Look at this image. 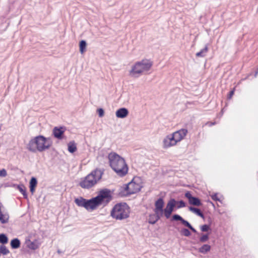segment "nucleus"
I'll list each match as a JSON object with an SVG mask.
<instances>
[{
	"instance_id": "nucleus-18",
	"label": "nucleus",
	"mask_w": 258,
	"mask_h": 258,
	"mask_svg": "<svg viewBox=\"0 0 258 258\" xmlns=\"http://www.w3.org/2000/svg\"><path fill=\"white\" fill-rule=\"evenodd\" d=\"M10 245L13 249L18 248L21 245L20 240L17 238H14L11 241Z\"/></svg>"
},
{
	"instance_id": "nucleus-4",
	"label": "nucleus",
	"mask_w": 258,
	"mask_h": 258,
	"mask_svg": "<svg viewBox=\"0 0 258 258\" xmlns=\"http://www.w3.org/2000/svg\"><path fill=\"white\" fill-rule=\"evenodd\" d=\"M103 169L97 168L85 177L81 178L79 185L82 188L89 189L95 186L101 179L104 174Z\"/></svg>"
},
{
	"instance_id": "nucleus-34",
	"label": "nucleus",
	"mask_w": 258,
	"mask_h": 258,
	"mask_svg": "<svg viewBox=\"0 0 258 258\" xmlns=\"http://www.w3.org/2000/svg\"><path fill=\"white\" fill-rule=\"evenodd\" d=\"M210 229V227L209 225L204 224L201 226V230L202 232H208Z\"/></svg>"
},
{
	"instance_id": "nucleus-2",
	"label": "nucleus",
	"mask_w": 258,
	"mask_h": 258,
	"mask_svg": "<svg viewBox=\"0 0 258 258\" xmlns=\"http://www.w3.org/2000/svg\"><path fill=\"white\" fill-rule=\"evenodd\" d=\"M109 166L119 176H125L128 172V166L124 158L115 152H112L107 156Z\"/></svg>"
},
{
	"instance_id": "nucleus-22",
	"label": "nucleus",
	"mask_w": 258,
	"mask_h": 258,
	"mask_svg": "<svg viewBox=\"0 0 258 258\" xmlns=\"http://www.w3.org/2000/svg\"><path fill=\"white\" fill-rule=\"evenodd\" d=\"M189 210L191 212L194 213L198 216L201 217L202 218H204V215L203 213L201 212V211L197 208L194 207H189Z\"/></svg>"
},
{
	"instance_id": "nucleus-20",
	"label": "nucleus",
	"mask_w": 258,
	"mask_h": 258,
	"mask_svg": "<svg viewBox=\"0 0 258 258\" xmlns=\"http://www.w3.org/2000/svg\"><path fill=\"white\" fill-rule=\"evenodd\" d=\"M9 215L8 213H0V222L2 224H6L9 222Z\"/></svg>"
},
{
	"instance_id": "nucleus-27",
	"label": "nucleus",
	"mask_w": 258,
	"mask_h": 258,
	"mask_svg": "<svg viewBox=\"0 0 258 258\" xmlns=\"http://www.w3.org/2000/svg\"><path fill=\"white\" fill-rule=\"evenodd\" d=\"M8 242L7 236L4 233L0 234V243L2 244H5Z\"/></svg>"
},
{
	"instance_id": "nucleus-1",
	"label": "nucleus",
	"mask_w": 258,
	"mask_h": 258,
	"mask_svg": "<svg viewBox=\"0 0 258 258\" xmlns=\"http://www.w3.org/2000/svg\"><path fill=\"white\" fill-rule=\"evenodd\" d=\"M164 201L163 198L160 197L155 202V214H150L148 222L151 224H155L162 217L164 216L166 219L170 217L172 213L174 211L176 205V200L171 199L167 203L165 208Z\"/></svg>"
},
{
	"instance_id": "nucleus-44",
	"label": "nucleus",
	"mask_w": 258,
	"mask_h": 258,
	"mask_svg": "<svg viewBox=\"0 0 258 258\" xmlns=\"http://www.w3.org/2000/svg\"><path fill=\"white\" fill-rule=\"evenodd\" d=\"M57 252H58V253H60V250H57Z\"/></svg>"
},
{
	"instance_id": "nucleus-23",
	"label": "nucleus",
	"mask_w": 258,
	"mask_h": 258,
	"mask_svg": "<svg viewBox=\"0 0 258 258\" xmlns=\"http://www.w3.org/2000/svg\"><path fill=\"white\" fill-rule=\"evenodd\" d=\"M208 51V45H206L205 47L201 50L200 51L197 52L196 53V56L197 57H204L206 56L207 52Z\"/></svg>"
},
{
	"instance_id": "nucleus-5",
	"label": "nucleus",
	"mask_w": 258,
	"mask_h": 258,
	"mask_svg": "<svg viewBox=\"0 0 258 258\" xmlns=\"http://www.w3.org/2000/svg\"><path fill=\"white\" fill-rule=\"evenodd\" d=\"M103 169L97 168L85 177L81 178L79 185L82 188L89 189L95 186L101 179L104 174Z\"/></svg>"
},
{
	"instance_id": "nucleus-19",
	"label": "nucleus",
	"mask_w": 258,
	"mask_h": 258,
	"mask_svg": "<svg viewBox=\"0 0 258 258\" xmlns=\"http://www.w3.org/2000/svg\"><path fill=\"white\" fill-rule=\"evenodd\" d=\"M68 151L71 153H74L77 150V145L75 141H71L68 144Z\"/></svg>"
},
{
	"instance_id": "nucleus-42",
	"label": "nucleus",
	"mask_w": 258,
	"mask_h": 258,
	"mask_svg": "<svg viewBox=\"0 0 258 258\" xmlns=\"http://www.w3.org/2000/svg\"><path fill=\"white\" fill-rule=\"evenodd\" d=\"M2 206V204L0 203V213H2V211H1V207Z\"/></svg>"
},
{
	"instance_id": "nucleus-21",
	"label": "nucleus",
	"mask_w": 258,
	"mask_h": 258,
	"mask_svg": "<svg viewBox=\"0 0 258 258\" xmlns=\"http://www.w3.org/2000/svg\"><path fill=\"white\" fill-rule=\"evenodd\" d=\"M211 248V247L210 245L205 244L199 248V252L203 254H206L210 251Z\"/></svg>"
},
{
	"instance_id": "nucleus-29",
	"label": "nucleus",
	"mask_w": 258,
	"mask_h": 258,
	"mask_svg": "<svg viewBox=\"0 0 258 258\" xmlns=\"http://www.w3.org/2000/svg\"><path fill=\"white\" fill-rule=\"evenodd\" d=\"M180 233L181 235L188 237L190 235L191 233L188 229L186 228H182L180 231Z\"/></svg>"
},
{
	"instance_id": "nucleus-31",
	"label": "nucleus",
	"mask_w": 258,
	"mask_h": 258,
	"mask_svg": "<svg viewBox=\"0 0 258 258\" xmlns=\"http://www.w3.org/2000/svg\"><path fill=\"white\" fill-rule=\"evenodd\" d=\"M167 138L170 140V142L173 144L174 145H175L177 143V141L175 138V137L173 135V134L169 135L166 136Z\"/></svg>"
},
{
	"instance_id": "nucleus-38",
	"label": "nucleus",
	"mask_w": 258,
	"mask_h": 258,
	"mask_svg": "<svg viewBox=\"0 0 258 258\" xmlns=\"http://www.w3.org/2000/svg\"><path fill=\"white\" fill-rule=\"evenodd\" d=\"M234 91H235V89H233V90H231L229 93V94L228 95V97H227V98L228 99H230L231 98V97H232V96L233 95L234 93Z\"/></svg>"
},
{
	"instance_id": "nucleus-24",
	"label": "nucleus",
	"mask_w": 258,
	"mask_h": 258,
	"mask_svg": "<svg viewBox=\"0 0 258 258\" xmlns=\"http://www.w3.org/2000/svg\"><path fill=\"white\" fill-rule=\"evenodd\" d=\"M87 43L85 40H82L79 43V48L80 52L83 54L86 49Z\"/></svg>"
},
{
	"instance_id": "nucleus-6",
	"label": "nucleus",
	"mask_w": 258,
	"mask_h": 258,
	"mask_svg": "<svg viewBox=\"0 0 258 258\" xmlns=\"http://www.w3.org/2000/svg\"><path fill=\"white\" fill-rule=\"evenodd\" d=\"M130 208L125 203H117L111 211V217L116 220H122L130 217Z\"/></svg>"
},
{
	"instance_id": "nucleus-15",
	"label": "nucleus",
	"mask_w": 258,
	"mask_h": 258,
	"mask_svg": "<svg viewBox=\"0 0 258 258\" xmlns=\"http://www.w3.org/2000/svg\"><path fill=\"white\" fill-rule=\"evenodd\" d=\"M26 244L27 247L32 250H36L41 245V243L37 240L35 239L34 240L31 241L30 240H29L26 241Z\"/></svg>"
},
{
	"instance_id": "nucleus-3",
	"label": "nucleus",
	"mask_w": 258,
	"mask_h": 258,
	"mask_svg": "<svg viewBox=\"0 0 258 258\" xmlns=\"http://www.w3.org/2000/svg\"><path fill=\"white\" fill-rule=\"evenodd\" d=\"M52 145V141L49 138L39 135L32 138L27 144V149L32 153L43 152Z\"/></svg>"
},
{
	"instance_id": "nucleus-26",
	"label": "nucleus",
	"mask_w": 258,
	"mask_h": 258,
	"mask_svg": "<svg viewBox=\"0 0 258 258\" xmlns=\"http://www.w3.org/2000/svg\"><path fill=\"white\" fill-rule=\"evenodd\" d=\"M174 146L170 142V140L166 137L163 140V147L164 148H168L171 146Z\"/></svg>"
},
{
	"instance_id": "nucleus-35",
	"label": "nucleus",
	"mask_w": 258,
	"mask_h": 258,
	"mask_svg": "<svg viewBox=\"0 0 258 258\" xmlns=\"http://www.w3.org/2000/svg\"><path fill=\"white\" fill-rule=\"evenodd\" d=\"M7 175V172L5 169H2L0 170V176L5 177Z\"/></svg>"
},
{
	"instance_id": "nucleus-33",
	"label": "nucleus",
	"mask_w": 258,
	"mask_h": 258,
	"mask_svg": "<svg viewBox=\"0 0 258 258\" xmlns=\"http://www.w3.org/2000/svg\"><path fill=\"white\" fill-rule=\"evenodd\" d=\"M37 184V180L36 178L35 177H31L30 182L29 186L36 187Z\"/></svg>"
},
{
	"instance_id": "nucleus-39",
	"label": "nucleus",
	"mask_w": 258,
	"mask_h": 258,
	"mask_svg": "<svg viewBox=\"0 0 258 258\" xmlns=\"http://www.w3.org/2000/svg\"><path fill=\"white\" fill-rule=\"evenodd\" d=\"M35 187H34V186H29V188H30V192L33 194L35 191Z\"/></svg>"
},
{
	"instance_id": "nucleus-14",
	"label": "nucleus",
	"mask_w": 258,
	"mask_h": 258,
	"mask_svg": "<svg viewBox=\"0 0 258 258\" xmlns=\"http://www.w3.org/2000/svg\"><path fill=\"white\" fill-rule=\"evenodd\" d=\"M187 130L185 128H181L173 133L175 139L177 142L182 140L184 137L187 135Z\"/></svg>"
},
{
	"instance_id": "nucleus-12",
	"label": "nucleus",
	"mask_w": 258,
	"mask_h": 258,
	"mask_svg": "<svg viewBox=\"0 0 258 258\" xmlns=\"http://www.w3.org/2000/svg\"><path fill=\"white\" fill-rule=\"evenodd\" d=\"M66 128L64 126H55L53 128L52 134L54 137L58 140H62L63 139L64 133Z\"/></svg>"
},
{
	"instance_id": "nucleus-8",
	"label": "nucleus",
	"mask_w": 258,
	"mask_h": 258,
	"mask_svg": "<svg viewBox=\"0 0 258 258\" xmlns=\"http://www.w3.org/2000/svg\"><path fill=\"white\" fill-rule=\"evenodd\" d=\"M142 187V186L140 184L136 183L132 180L127 184H125L123 188L120 189L119 195L120 197H124L132 195L140 191Z\"/></svg>"
},
{
	"instance_id": "nucleus-37",
	"label": "nucleus",
	"mask_w": 258,
	"mask_h": 258,
	"mask_svg": "<svg viewBox=\"0 0 258 258\" xmlns=\"http://www.w3.org/2000/svg\"><path fill=\"white\" fill-rule=\"evenodd\" d=\"M211 198L213 200L215 201H220L219 198L217 196V194H214L211 196Z\"/></svg>"
},
{
	"instance_id": "nucleus-11",
	"label": "nucleus",
	"mask_w": 258,
	"mask_h": 258,
	"mask_svg": "<svg viewBox=\"0 0 258 258\" xmlns=\"http://www.w3.org/2000/svg\"><path fill=\"white\" fill-rule=\"evenodd\" d=\"M185 197L188 199L189 204L196 206H200L202 205L201 200L197 197L192 196L189 191L185 194Z\"/></svg>"
},
{
	"instance_id": "nucleus-25",
	"label": "nucleus",
	"mask_w": 258,
	"mask_h": 258,
	"mask_svg": "<svg viewBox=\"0 0 258 258\" xmlns=\"http://www.w3.org/2000/svg\"><path fill=\"white\" fill-rule=\"evenodd\" d=\"M18 189L21 192V193L23 195L24 198L27 199L28 198V195L26 191V190L25 188V186L23 185H18Z\"/></svg>"
},
{
	"instance_id": "nucleus-41",
	"label": "nucleus",
	"mask_w": 258,
	"mask_h": 258,
	"mask_svg": "<svg viewBox=\"0 0 258 258\" xmlns=\"http://www.w3.org/2000/svg\"><path fill=\"white\" fill-rule=\"evenodd\" d=\"M257 74H258V71H256L255 74H254V78L256 77Z\"/></svg>"
},
{
	"instance_id": "nucleus-17",
	"label": "nucleus",
	"mask_w": 258,
	"mask_h": 258,
	"mask_svg": "<svg viewBox=\"0 0 258 258\" xmlns=\"http://www.w3.org/2000/svg\"><path fill=\"white\" fill-rule=\"evenodd\" d=\"M87 200L88 199L80 197L75 199V203L78 207H83L86 209Z\"/></svg>"
},
{
	"instance_id": "nucleus-40",
	"label": "nucleus",
	"mask_w": 258,
	"mask_h": 258,
	"mask_svg": "<svg viewBox=\"0 0 258 258\" xmlns=\"http://www.w3.org/2000/svg\"><path fill=\"white\" fill-rule=\"evenodd\" d=\"M209 123V126H212L213 125H214L215 124V122H210Z\"/></svg>"
},
{
	"instance_id": "nucleus-13",
	"label": "nucleus",
	"mask_w": 258,
	"mask_h": 258,
	"mask_svg": "<svg viewBox=\"0 0 258 258\" xmlns=\"http://www.w3.org/2000/svg\"><path fill=\"white\" fill-rule=\"evenodd\" d=\"M99 206L95 198L93 197L87 200L86 209L88 211H93Z\"/></svg>"
},
{
	"instance_id": "nucleus-32",
	"label": "nucleus",
	"mask_w": 258,
	"mask_h": 258,
	"mask_svg": "<svg viewBox=\"0 0 258 258\" xmlns=\"http://www.w3.org/2000/svg\"><path fill=\"white\" fill-rule=\"evenodd\" d=\"M176 205H177V207H176L177 209H180V208L184 207L185 206V203L182 200H180L179 201H176V205H175V206Z\"/></svg>"
},
{
	"instance_id": "nucleus-28",
	"label": "nucleus",
	"mask_w": 258,
	"mask_h": 258,
	"mask_svg": "<svg viewBox=\"0 0 258 258\" xmlns=\"http://www.w3.org/2000/svg\"><path fill=\"white\" fill-rule=\"evenodd\" d=\"M0 252L3 255H7L10 253V250L4 244H2L0 245Z\"/></svg>"
},
{
	"instance_id": "nucleus-45",
	"label": "nucleus",
	"mask_w": 258,
	"mask_h": 258,
	"mask_svg": "<svg viewBox=\"0 0 258 258\" xmlns=\"http://www.w3.org/2000/svg\"><path fill=\"white\" fill-rule=\"evenodd\" d=\"M223 109L221 110V112H222L221 115L223 114Z\"/></svg>"
},
{
	"instance_id": "nucleus-43",
	"label": "nucleus",
	"mask_w": 258,
	"mask_h": 258,
	"mask_svg": "<svg viewBox=\"0 0 258 258\" xmlns=\"http://www.w3.org/2000/svg\"><path fill=\"white\" fill-rule=\"evenodd\" d=\"M2 125L0 124V131L1 130Z\"/></svg>"
},
{
	"instance_id": "nucleus-9",
	"label": "nucleus",
	"mask_w": 258,
	"mask_h": 258,
	"mask_svg": "<svg viewBox=\"0 0 258 258\" xmlns=\"http://www.w3.org/2000/svg\"><path fill=\"white\" fill-rule=\"evenodd\" d=\"M95 198L99 206L106 205L112 200L111 191L107 188L101 189Z\"/></svg>"
},
{
	"instance_id": "nucleus-16",
	"label": "nucleus",
	"mask_w": 258,
	"mask_h": 258,
	"mask_svg": "<svg viewBox=\"0 0 258 258\" xmlns=\"http://www.w3.org/2000/svg\"><path fill=\"white\" fill-rule=\"evenodd\" d=\"M128 114V110L125 108H121L117 110L115 114L117 117L123 118Z\"/></svg>"
},
{
	"instance_id": "nucleus-36",
	"label": "nucleus",
	"mask_w": 258,
	"mask_h": 258,
	"mask_svg": "<svg viewBox=\"0 0 258 258\" xmlns=\"http://www.w3.org/2000/svg\"><path fill=\"white\" fill-rule=\"evenodd\" d=\"M97 113L100 117H102L104 115V110L100 108L97 109Z\"/></svg>"
},
{
	"instance_id": "nucleus-7",
	"label": "nucleus",
	"mask_w": 258,
	"mask_h": 258,
	"mask_svg": "<svg viewBox=\"0 0 258 258\" xmlns=\"http://www.w3.org/2000/svg\"><path fill=\"white\" fill-rule=\"evenodd\" d=\"M153 65L149 59H143L136 62L130 71V75L133 77H139L144 72L149 71Z\"/></svg>"
},
{
	"instance_id": "nucleus-10",
	"label": "nucleus",
	"mask_w": 258,
	"mask_h": 258,
	"mask_svg": "<svg viewBox=\"0 0 258 258\" xmlns=\"http://www.w3.org/2000/svg\"><path fill=\"white\" fill-rule=\"evenodd\" d=\"M171 221H180L182 225L187 227L194 233H197V231L186 220L184 219L181 216L178 214H174L171 218Z\"/></svg>"
},
{
	"instance_id": "nucleus-46",
	"label": "nucleus",
	"mask_w": 258,
	"mask_h": 258,
	"mask_svg": "<svg viewBox=\"0 0 258 258\" xmlns=\"http://www.w3.org/2000/svg\"><path fill=\"white\" fill-rule=\"evenodd\" d=\"M257 71H258V70Z\"/></svg>"
},
{
	"instance_id": "nucleus-30",
	"label": "nucleus",
	"mask_w": 258,
	"mask_h": 258,
	"mask_svg": "<svg viewBox=\"0 0 258 258\" xmlns=\"http://www.w3.org/2000/svg\"><path fill=\"white\" fill-rule=\"evenodd\" d=\"M209 239V234H203L200 238V241L202 243H205L206 241L208 240Z\"/></svg>"
}]
</instances>
